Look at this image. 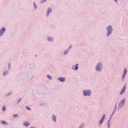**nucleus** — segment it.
<instances>
[{
    "label": "nucleus",
    "mask_w": 128,
    "mask_h": 128,
    "mask_svg": "<svg viewBox=\"0 0 128 128\" xmlns=\"http://www.w3.org/2000/svg\"><path fill=\"white\" fill-rule=\"evenodd\" d=\"M11 64L10 63H9L8 65V69L9 70H10L11 68Z\"/></svg>",
    "instance_id": "a211bd4d"
},
{
    "label": "nucleus",
    "mask_w": 128,
    "mask_h": 128,
    "mask_svg": "<svg viewBox=\"0 0 128 128\" xmlns=\"http://www.w3.org/2000/svg\"><path fill=\"white\" fill-rule=\"evenodd\" d=\"M84 126V124H82L80 127L79 128H83Z\"/></svg>",
    "instance_id": "a878e982"
},
{
    "label": "nucleus",
    "mask_w": 128,
    "mask_h": 128,
    "mask_svg": "<svg viewBox=\"0 0 128 128\" xmlns=\"http://www.w3.org/2000/svg\"><path fill=\"white\" fill-rule=\"evenodd\" d=\"M125 98H124L122 100L119 106L122 107L123 106L124 104V102H125Z\"/></svg>",
    "instance_id": "423d86ee"
},
{
    "label": "nucleus",
    "mask_w": 128,
    "mask_h": 128,
    "mask_svg": "<svg viewBox=\"0 0 128 128\" xmlns=\"http://www.w3.org/2000/svg\"><path fill=\"white\" fill-rule=\"evenodd\" d=\"M29 77V76L28 75L25 74L24 75V77L22 78V80H25L26 79L28 78Z\"/></svg>",
    "instance_id": "f8f14e48"
},
{
    "label": "nucleus",
    "mask_w": 128,
    "mask_h": 128,
    "mask_svg": "<svg viewBox=\"0 0 128 128\" xmlns=\"http://www.w3.org/2000/svg\"><path fill=\"white\" fill-rule=\"evenodd\" d=\"M103 120H104L102 119H100V120L99 122V123H98V124L100 125L101 126L102 125V123L103 122Z\"/></svg>",
    "instance_id": "ddd939ff"
},
{
    "label": "nucleus",
    "mask_w": 128,
    "mask_h": 128,
    "mask_svg": "<svg viewBox=\"0 0 128 128\" xmlns=\"http://www.w3.org/2000/svg\"><path fill=\"white\" fill-rule=\"evenodd\" d=\"M58 80L62 82H64L65 80V78H59L58 79Z\"/></svg>",
    "instance_id": "9d476101"
},
{
    "label": "nucleus",
    "mask_w": 128,
    "mask_h": 128,
    "mask_svg": "<svg viewBox=\"0 0 128 128\" xmlns=\"http://www.w3.org/2000/svg\"><path fill=\"white\" fill-rule=\"evenodd\" d=\"M46 0H44V1H43V0H42V2H44L46 1Z\"/></svg>",
    "instance_id": "2f4dec72"
},
{
    "label": "nucleus",
    "mask_w": 128,
    "mask_h": 128,
    "mask_svg": "<svg viewBox=\"0 0 128 128\" xmlns=\"http://www.w3.org/2000/svg\"><path fill=\"white\" fill-rule=\"evenodd\" d=\"M33 78H34V76H32V77L31 78V79L32 80Z\"/></svg>",
    "instance_id": "473e14b6"
},
{
    "label": "nucleus",
    "mask_w": 128,
    "mask_h": 128,
    "mask_svg": "<svg viewBox=\"0 0 128 128\" xmlns=\"http://www.w3.org/2000/svg\"><path fill=\"white\" fill-rule=\"evenodd\" d=\"M1 122V123L5 125H7L8 124V123L6 121L4 120L2 121Z\"/></svg>",
    "instance_id": "4468645a"
},
{
    "label": "nucleus",
    "mask_w": 128,
    "mask_h": 128,
    "mask_svg": "<svg viewBox=\"0 0 128 128\" xmlns=\"http://www.w3.org/2000/svg\"><path fill=\"white\" fill-rule=\"evenodd\" d=\"M107 30L108 32H107V34H108V36L110 35L112 31V28L111 26H109L107 28Z\"/></svg>",
    "instance_id": "f257e3e1"
},
{
    "label": "nucleus",
    "mask_w": 128,
    "mask_h": 128,
    "mask_svg": "<svg viewBox=\"0 0 128 128\" xmlns=\"http://www.w3.org/2000/svg\"><path fill=\"white\" fill-rule=\"evenodd\" d=\"M68 51H65L64 52V54H66L68 52Z\"/></svg>",
    "instance_id": "c85d7f7f"
},
{
    "label": "nucleus",
    "mask_w": 128,
    "mask_h": 128,
    "mask_svg": "<svg viewBox=\"0 0 128 128\" xmlns=\"http://www.w3.org/2000/svg\"><path fill=\"white\" fill-rule=\"evenodd\" d=\"M114 0L115 2H116L117 1V0Z\"/></svg>",
    "instance_id": "f704fd0d"
},
{
    "label": "nucleus",
    "mask_w": 128,
    "mask_h": 128,
    "mask_svg": "<svg viewBox=\"0 0 128 128\" xmlns=\"http://www.w3.org/2000/svg\"><path fill=\"white\" fill-rule=\"evenodd\" d=\"M48 78L50 80H51L52 79V78L51 76L49 75H48L47 76Z\"/></svg>",
    "instance_id": "b1692460"
},
{
    "label": "nucleus",
    "mask_w": 128,
    "mask_h": 128,
    "mask_svg": "<svg viewBox=\"0 0 128 128\" xmlns=\"http://www.w3.org/2000/svg\"><path fill=\"white\" fill-rule=\"evenodd\" d=\"M30 128H35L34 127H31Z\"/></svg>",
    "instance_id": "72a5a7b5"
},
{
    "label": "nucleus",
    "mask_w": 128,
    "mask_h": 128,
    "mask_svg": "<svg viewBox=\"0 0 128 128\" xmlns=\"http://www.w3.org/2000/svg\"><path fill=\"white\" fill-rule=\"evenodd\" d=\"M12 93H13V92H10L8 94L6 95V96L7 97H9V96H11L12 94Z\"/></svg>",
    "instance_id": "f3484780"
},
{
    "label": "nucleus",
    "mask_w": 128,
    "mask_h": 128,
    "mask_svg": "<svg viewBox=\"0 0 128 128\" xmlns=\"http://www.w3.org/2000/svg\"><path fill=\"white\" fill-rule=\"evenodd\" d=\"M13 117L14 118H16L18 116V115L17 114H13Z\"/></svg>",
    "instance_id": "6ab92c4d"
},
{
    "label": "nucleus",
    "mask_w": 128,
    "mask_h": 128,
    "mask_svg": "<svg viewBox=\"0 0 128 128\" xmlns=\"http://www.w3.org/2000/svg\"><path fill=\"white\" fill-rule=\"evenodd\" d=\"M43 1H44V0H43Z\"/></svg>",
    "instance_id": "e433bc0d"
},
{
    "label": "nucleus",
    "mask_w": 128,
    "mask_h": 128,
    "mask_svg": "<svg viewBox=\"0 0 128 128\" xmlns=\"http://www.w3.org/2000/svg\"><path fill=\"white\" fill-rule=\"evenodd\" d=\"M83 93L85 96H89L91 94V92L90 90H84L83 91Z\"/></svg>",
    "instance_id": "f03ea898"
},
{
    "label": "nucleus",
    "mask_w": 128,
    "mask_h": 128,
    "mask_svg": "<svg viewBox=\"0 0 128 128\" xmlns=\"http://www.w3.org/2000/svg\"><path fill=\"white\" fill-rule=\"evenodd\" d=\"M126 87V85H125L124 87L122 88V89L120 93V94L122 95L124 92Z\"/></svg>",
    "instance_id": "39448f33"
},
{
    "label": "nucleus",
    "mask_w": 128,
    "mask_h": 128,
    "mask_svg": "<svg viewBox=\"0 0 128 128\" xmlns=\"http://www.w3.org/2000/svg\"><path fill=\"white\" fill-rule=\"evenodd\" d=\"M22 100V98H20L17 101V104L19 103H20L21 102Z\"/></svg>",
    "instance_id": "aec40b11"
},
{
    "label": "nucleus",
    "mask_w": 128,
    "mask_h": 128,
    "mask_svg": "<svg viewBox=\"0 0 128 128\" xmlns=\"http://www.w3.org/2000/svg\"><path fill=\"white\" fill-rule=\"evenodd\" d=\"M126 74L123 73V76H122V78H124L126 75Z\"/></svg>",
    "instance_id": "cd10ccee"
},
{
    "label": "nucleus",
    "mask_w": 128,
    "mask_h": 128,
    "mask_svg": "<svg viewBox=\"0 0 128 128\" xmlns=\"http://www.w3.org/2000/svg\"><path fill=\"white\" fill-rule=\"evenodd\" d=\"M23 124L26 127H27L30 125V123L27 121H25L24 122Z\"/></svg>",
    "instance_id": "0eeeda50"
},
{
    "label": "nucleus",
    "mask_w": 128,
    "mask_h": 128,
    "mask_svg": "<svg viewBox=\"0 0 128 128\" xmlns=\"http://www.w3.org/2000/svg\"><path fill=\"white\" fill-rule=\"evenodd\" d=\"M78 64H76V66H72L73 69L76 70H77L78 68Z\"/></svg>",
    "instance_id": "1a4fd4ad"
},
{
    "label": "nucleus",
    "mask_w": 128,
    "mask_h": 128,
    "mask_svg": "<svg viewBox=\"0 0 128 128\" xmlns=\"http://www.w3.org/2000/svg\"><path fill=\"white\" fill-rule=\"evenodd\" d=\"M52 12V9L51 8H49L48 10V12H47V16H48L49 15V13H50Z\"/></svg>",
    "instance_id": "9b49d317"
},
{
    "label": "nucleus",
    "mask_w": 128,
    "mask_h": 128,
    "mask_svg": "<svg viewBox=\"0 0 128 128\" xmlns=\"http://www.w3.org/2000/svg\"><path fill=\"white\" fill-rule=\"evenodd\" d=\"M108 128H109L110 127V122H108Z\"/></svg>",
    "instance_id": "bb28decb"
},
{
    "label": "nucleus",
    "mask_w": 128,
    "mask_h": 128,
    "mask_svg": "<svg viewBox=\"0 0 128 128\" xmlns=\"http://www.w3.org/2000/svg\"><path fill=\"white\" fill-rule=\"evenodd\" d=\"M52 119L54 122H56V116L54 115H53V116L52 117Z\"/></svg>",
    "instance_id": "dca6fc26"
},
{
    "label": "nucleus",
    "mask_w": 128,
    "mask_h": 128,
    "mask_svg": "<svg viewBox=\"0 0 128 128\" xmlns=\"http://www.w3.org/2000/svg\"><path fill=\"white\" fill-rule=\"evenodd\" d=\"M6 28L4 27H3L0 30V37H1L5 31Z\"/></svg>",
    "instance_id": "7ed1b4c3"
},
{
    "label": "nucleus",
    "mask_w": 128,
    "mask_h": 128,
    "mask_svg": "<svg viewBox=\"0 0 128 128\" xmlns=\"http://www.w3.org/2000/svg\"><path fill=\"white\" fill-rule=\"evenodd\" d=\"M48 40L49 41H52L53 40V39L52 38L48 37Z\"/></svg>",
    "instance_id": "412c9836"
},
{
    "label": "nucleus",
    "mask_w": 128,
    "mask_h": 128,
    "mask_svg": "<svg viewBox=\"0 0 128 128\" xmlns=\"http://www.w3.org/2000/svg\"><path fill=\"white\" fill-rule=\"evenodd\" d=\"M105 114H104L103 116V117L102 118V119H103L104 120V118H105Z\"/></svg>",
    "instance_id": "c756f323"
},
{
    "label": "nucleus",
    "mask_w": 128,
    "mask_h": 128,
    "mask_svg": "<svg viewBox=\"0 0 128 128\" xmlns=\"http://www.w3.org/2000/svg\"><path fill=\"white\" fill-rule=\"evenodd\" d=\"M36 56H37V55H36Z\"/></svg>",
    "instance_id": "c9c22d12"
},
{
    "label": "nucleus",
    "mask_w": 128,
    "mask_h": 128,
    "mask_svg": "<svg viewBox=\"0 0 128 128\" xmlns=\"http://www.w3.org/2000/svg\"><path fill=\"white\" fill-rule=\"evenodd\" d=\"M9 73L8 71H5L3 73V75L4 76H5L8 74Z\"/></svg>",
    "instance_id": "6e6552de"
},
{
    "label": "nucleus",
    "mask_w": 128,
    "mask_h": 128,
    "mask_svg": "<svg viewBox=\"0 0 128 128\" xmlns=\"http://www.w3.org/2000/svg\"><path fill=\"white\" fill-rule=\"evenodd\" d=\"M127 72V70L126 68H125L123 73L126 74Z\"/></svg>",
    "instance_id": "393cba45"
},
{
    "label": "nucleus",
    "mask_w": 128,
    "mask_h": 128,
    "mask_svg": "<svg viewBox=\"0 0 128 128\" xmlns=\"http://www.w3.org/2000/svg\"><path fill=\"white\" fill-rule=\"evenodd\" d=\"M102 64L100 63H98L96 66V69L97 71H100V70L102 67H101V66Z\"/></svg>",
    "instance_id": "20e7f679"
},
{
    "label": "nucleus",
    "mask_w": 128,
    "mask_h": 128,
    "mask_svg": "<svg viewBox=\"0 0 128 128\" xmlns=\"http://www.w3.org/2000/svg\"><path fill=\"white\" fill-rule=\"evenodd\" d=\"M26 109L27 110H31V109L30 108L27 106H26Z\"/></svg>",
    "instance_id": "5701e85b"
},
{
    "label": "nucleus",
    "mask_w": 128,
    "mask_h": 128,
    "mask_svg": "<svg viewBox=\"0 0 128 128\" xmlns=\"http://www.w3.org/2000/svg\"><path fill=\"white\" fill-rule=\"evenodd\" d=\"M6 110V107L5 106H3L2 108V110L4 112Z\"/></svg>",
    "instance_id": "4be33fe9"
},
{
    "label": "nucleus",
    "mask_w": 128,
    "mask_h": 128,
    "mask_svg": "<svg viewBox=\"0 0 128 128\" xmlns=\"http://www.w3.org/2000/svg\"><path fill=\"white\" fill-rule=\"evenodd\" d=\"M33 6L34 9L36 10L37 8V6L35 2H34L33 3Z\"/></svg>",
    "instance_id": "2eb2a0df"
},
{
    "label": "nucleus",
    "mask_w": 128,
    "mask_h": 128,
    "mask_svg": "<svg viewBox=\"0 0 128 128\" xmlns=\"http://www.w3.org/2000/svg\"><path fill=\"white\" fill-rule=\"evenodd\" d=\"M30 68H35V67H34V66H30Z\"/></svg>",
    "instance_id": "7c9ffc66"
}]
</instances>
